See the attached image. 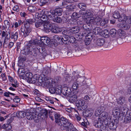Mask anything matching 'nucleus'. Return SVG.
Returning <instances> with one entry per match:
<instances>
[{
    "label": "nucleus",
    "mask_w": 131,
    "mask_h": 131,
    "mask_svg": "<svg viewBox=\"0 0 131 131\" xmlns=\"http://www.w3.org/2000/svg\"><path fill=\"white\" fill-rule=\"evenodd\" d=\"M72 74L71 81L74 82L72 86L73 89H77L79 85L85 88H88L92 84V81L90 79L86 78L84 76H81L78 72L74 71Z\"/></svg>",
    "instance_id": "1"
},
{
    "label": "nucleus",
    "mask_w": 131,
    "mask_h": 131,
    "mask_svg": "<svg viewBox=\"0 0 131 131\" xmlns=\"http://www.w3.org/2000/svg\"><path fill=\"white\" fill-rule=\"evenodd\" d=\"M37 45L29 41V43L25 47L24 52L26 54H30L35 57H36L39 53L38 49L36 47Z\"/></svg>",
    "instance_id": "2"
},
{
    "label": "nucleus",
    "mask_w": 131,
    "mask_h": 131,
    "mask_svg": "<svg viewBox=\"0 0 131 131\" xmlns=\"http://www.w3.org/2000/svg\"><path fill=\"white\" fill-rule=\"evenodd\" d=\"M50 41V39L49 38L47 37H42L40 38V40L36 39L35 40H31V42L36 44L37 45H40L43 43L45 44V43L47 44Z\"/></svg>",
    "instance_id": "3"
},
{
    "label": "nucleus",
    "mask_w": 131,
    "mask_h": 131,
    "mask_svg": "<svg viewBox=\"0 0 131 131\" xmlns=\"http://www.w3.org/2000/svg\"><path fill=\"white\" fill-rule=\"evenodd\" d=\"M58 124L60 126V128L62 130L65 129L69 125H72L69 123L67 119L63 117L61 118L60 122Z\"/></svg>",
    "instance_id": "4"
},
{
    "label": "nucleus",
    "mask_w": 131,
    "mask_h": 131,
    "mask_svg": "<svg viewBox=\"0 0 131 131\" xmlns=\"http://www.w3.org/2000/svg\"><path fill=\"white\" fill-rule=\"evenodd\" d=\"M54 24L49 21H45L43 24L44 29L46 32L51 31Z\"/></svg>",
    "instance_id": "5"
},
{
    "label": "nucleus",
    "mask_w": 131,
    "mask_h": 131,
    "mask_svg": "<svg viewBox=\"0 0 131 131\" xmlns=\"http://www.w3.org/2000/svg\"><path fill=\"white\" fill-rule=\"evenodd\" d=\"M120 22L124 23L125 22L128 24H131V17L126 16L125 14H121V16L119 18Z\"/></svg>",
    "instance_id": "6"
},
{
    "label": "nucleus",
    "mask_w": 131,
    "mask_h": 131,
    "mask_svg": "<svg viewBox=\"0 0 131 131\" xmlns=\"http://www.w3.org/2000/svg\"><path fill=\"white\" fill-rule=\"evenodd\" d=\"M21 31L23 34L24 37H26L29 35L31 31V28L29 26H22L20 28Z\"/></svg>",
    "instance_id": "7"
},
{
    "label": "nucleus",
    "mask_w": 131,
    "mask_h": 131,
    "mask_svg": "<svg viewBox=\"0 0 131 131\" xmlns=\"http://www.w3.org/2000/svg\"><path fill=\"white\" fill-rule=\"evenodd\" d=\"M120 110L119 109H114L112 111V114L115 118H119L120 120H123V117L122 114H120Z\"/></svg>",
    "instance_id": "8"
},
{
    "label": "nucleus",
    "mask_w": 131,
    "mask_h": 131,
    "mask_svg": "<svg viewBox=\"0 0 131 131\" xmlns=\"http://www.w3.org/2000/svg\"><path fill=\"white\" fill-rule=\"evenodd\" d=\"M76 104L78 107L82 108L83 110L86 109L87 107V105L85 104L84 101L81 99H79L76 101Z\"/></svg>",
    "instance_id": "9"
},
{
    "label": "nucleus",
    "mask_w": 131,
    "mask_h": 131,
    "mask_svg": "<svg viewBox=\"0 0 131 131\" xmlns=\"http://www.w3.org/2000/svg\"><path fill=\"white\" fill-rule=\"evenodd\" d=\"M79 13L81 14L83 19L86 18L88 16L92 15L93 14V12L90 10H81L80 11Z\"/></svg>",
    "instance_id": "10"
},
{
    "label": "nucleus",
    "mask_w": 131,
    "mask_h": 131,
    "mask_svg": "<svg viewBox=\"0 0 131 131\" xmlns=\"http://www.w3.org/2000/svg\"><path fill=\"white\" fill-rule=\"evenodd\" d=\"M62 94H63L64 96L68 97L73 93L71 90L69 89L67 87H66L62 89Z\"/></svg>",
    "instance_id": "11"
},
{
    "label": "nucleus",
    "mask_w": 131,
    "mask_h": 131,
    "mask_svg": "<svg viewBox=\"0 0 131 131\" xmlns=\"http://www.w3.org/2000/svg\"><path fill=\"white\" fill-rule=\"evenodd\" d=\"M71 38H73V37L68 35L63 36L61 37V41L65 44H67L69 43V41H72L70 39Z\"/></svg>",
    "instance_id": "12"
},
{
    "label": "nucleus",
    "mask_w": 131,
    "mask_h": 131,
    "mask_svg": "<svg viewBox=\"0 0 131 131\" xmlns=\"http://www.w3.org/2000/svg\"><path fill=\"white\" fill-rule=\"evenodd\" d=\"M108 114L107 112H102L99 115V118L102 121H105L108 117Z\"/></svg>",
    "instance_id": "13"
},
{
    "label": "nucleus",
    "mask_w": 131,
    "mask_h": 131,
    "mask_svg": "<svg viewBox=\"0 0 131 131\" xmlns=\"http://www.w3.org/2000/svg\"><path fill=\"white\" fill-rule=\"evenodd\" d=\"M102 120L98 118V121H95L93 122L94 125L97 128H100V129L102 130V127H103L101 123Z\"/></svg>",
    "instance_id": "14"
},
{
    "label": "nucleus",
    "mask_w": 131,
    "mask_h": 131,
    "mask_svg": "<svg viewBox=\"0 0 131 131\" xmlns=\"http://www.w3.org/2000/svg\"><path fill=\"white\" fill-rule=\"evenodd\" d=\"M105 40L104 38H99L95 41V46H101L103 45Z\"/></svg>",
    "instance_id": "15"
},
{
    "label": "nucleus",
    "mask_w": 131,
    "mask_h": 131,
    "mask_svg": "<svg viewBox=\"0 0 131 131\" xmlns=\"http://www.w3.org/2000/svg\"><path fill=\"white\" fill-rule=\"evenodd\" d=\"M84 21L87 24H92L95 21L93 17H88L84 19Z\"/></svg>",
    "instance_id": "16"
},
{
    "label": "nucleus",
    "mask_w": 131,
    "mask_h": 131,
    "mask_svg": "<svg viewBox=\"0 0 131 131\" xmlns=\"http://www.w3.org/2000/svg\"><path fill=\"white\" fill-rule=\"evenodd\" d=\"M48 14L46 16L47 17L49 20H52L53 21L55 18L56 15L53 11H50V14L48 13Z\"/></svg>",
    "instance_id": "17"
},
{
    "label": "nucleus",
    "mask_w": 131,
    "mask_h": 131,
    "mask_svg": "<svg viewBox=\"0 0 131 131\" xmlns=\"http://www.w3.org/2000/svg\"><path fill=\"white\" fill-rule=\"evenodd\" d=\"M18 32L17 31L15 32H12L10 34V38L13 41H16L17 39L18 36Z\"/></svg>",
    "instance_id": "18"
},
{
    "label": "nucleus",
    "mask_w": 131,
    "mask_h": 131,
    "mask_svg": "<svg viewBox=\"0 0 131 131\" xmlns=\"http://www.w3.org/2000/svg\"><path fill=\"white\" fill-rule=\"evenodd\" d=\"M131 122V112L127 114L124 118V123H128Z\"/></svg>",
    "instance_id": "19"
},
{
    "label": "nucleus",
    "mask_w": 131,
    "mask_h": 131,
    "mask_svg": "<svg viewBox=\"0 0 131 131\" xmlns=\"http://www.w3.org/2000/svg\"><path fill=\"white\" fill-rule=\"evenodd\" d=\"M53 11L56 15V16H60L62 14L63 10L61 8H55Z\"/></svg>",
    "instance_id": "20"
},
{
    "label": "nucleus",
    "mask_w": 131,
    "mask_h": 131,
    "mask_svg": "<svg viewBox=\"0 0 131 131\" xmlns=\"http://www.w3.org/2000/svg\"><path fill=\"white\" fill-rule=\"evenodd\" d=\"M68 97H70L69 99H68V101L71 103H73L77 100V99L78 97L75 95H71Z\"/></svg>",
    "instance_id": "21"
},
{
    "label": "nucleus",
    "mask_w": 131,
    "mask_h": 131,
    "mask_svg": "<svg viewBox=\"0 0 131 131\" xmlns=\"http://www.w3.org/2000/svg\"><path fill=\"white\" fill-rule=\"evenodd\" d=\"M83 48V47L81 44L75 47L76 52L79 54H81Z\"/></svg>",
    "instance_id": "22"
},
{
    "label": "nucleus",
    "mask_w": 131,
    "mask_h": 131,
    "mask_svg": "<svg viewBox=\"0 0 131 131\" xmlns=\"http://www.w3.org/2000/svg\"><path fill=\"white\" fill-rule=\"evenodd\" d=\"M56 98H52L51 97H46V100L47 101L48 103H50L54 105L55 100Z\"/></svg>",
    "instance_id": "23"
},
{
    "label": "nucleus",
    "mask_w": 131,
    "mask_h": 131,
    "mask_svg": "<svg viewBox=\"0 0 131 131\" xmlns=\"http://www.w3.org/2000/svg\"><path fill=\"white\" fill-rule=\"evenodd\" d=\"M25 114L24 111H19L16 113V116L18 118H23L25 116Z\"/></svg>",
    "instance_id": "24"
},
{
    "label": "nucleus",
    "mask_w": 131,
    "mask_h": 131,
    "mask_svg": "<svg viewBox=\"0 0 131 131\" xmlns=\"http://www.w3.org/2000/svg\"><path fill=\"white\" fill-rule=\"evenodd\" d=\"M35 22V18H31L27 19L26 20V24L25 25L26 26H29L30 27V24H31Z\"/></svg>",
    "instance_id": "25"
},
{
    "label": "nucleus",
    "mask_w": 131,
    "mask_h": 131,
    "mask_svg": "<svg viewBox=\"0 0 131 131\" xmlns=\"http://www.w3.org/2000/svg\"><path fill=\"white\" fill-rule=\"evenodd\" d=\"M102 31V29L101 28L97 27L93 29V34L96 35L100 34Z\"/></svg>",
    "instance_id": "26"
},
{
    "label": "nucleus",
    "mask_w": 131,
    "mask_h": 131,
    "mask_svg": "<svg viewBox=\"0 0 131 131\" xmlns=\"http://www.w3.org/2000/svg\"><path fill=\"white\" fill-rule=\"evenodd\" d=\"M125 101L124 97L123 96L120 97L117 100V102L118 104L122 105L124 103Z\"/></svg>",
    "instance_id": "27"
},
{
    "label": "nucleus",
    "mask_w": 131,
    "mask_h": 131,
    "mask_svg": "<svg viewBox=\"0 0 131 131\" xmlns=\"http://www.w3.org/2000/svg\"><path fill=\"white\" fill-rule=\"evenodd\" d=\"M79 30V28L78 27H75L71 28L70 31L72 33H76L78 32Z\"/></svg>",
    "instance_id": "28"
},
{
    "label": "nucleus",
    "mask_w": 131,
    "mask_h": 131,
    "mask_svg": "<svg viewBox=\"0 0 131 131\" xmlns=\"http://www.w3.org/2000/svg\"><path fill=\"white\" fill-rule=\"evenodd\" d=\"M51 31L53 32L56 33L61 32L62 30L61 29L57 27H53Z\"/></svg>",
    "instance_id": "29"
},
{
    "label": "nucleus",
    "mask_w": 131,
    "mask_h": 131,
    "mask_svg": "<svg viewBox=\"0 0 131 131\" xmlns=\"http://www.w3.org/2000/svg\"><path fill=\"white\" fill-rule=\"evenodd\" d=\"M72 125H69L65 128V129L66 131H78V130L74 127H72Z\"/></svg>",
    "instance_id": "30"
},
{
    "label": "nucleus",
    "mask_w": 131,
    "mask_h": 131,
    "mask_svg": "<svg viewBox=\"0 0 131 131\" xmlns=\"http://www.w3.org/2000/svg\"><path fill=\"white\" fill-rule=\"evenodd\" d=\"M10 38V34L9 36L8 34L6 33L5 36V37L4 39V40L3 45L5 44H6L8 43V40Z\"/></svg>",
    "instance_id": "31"
},
{
    "label": "nucleus",
    "mask_w": 131,
    "mask_h": 131,
    "mask_svg": "<svg viewBox=\"0 0 131 131\" xmlns=\"http://www.w3.org/2000/svg\"><path fill=\"white\" fill-rule=\"evenodd\" d=\"M43 85L45 86L48 87L50 83V82L49 80L45 78V79H43Z\"/></svg>",
    "instance_id": "32"
},
{
    "label": "nucleus",
    "mask_w": 131,
    "mask_h": 131,
    "mask_svg": "<svg viewBox=\"0 0 131 131\" xmlns=\"http://www.w3.org/2000/svg\"><path fill=\"white\" fill-rule=\"evenodd\" d=\"M54 116L55 121L56 123L58 124L60 122L61 118H60V115L58 113H56L54 114Z\"/></svg>",
    "instance_id": "33"
},
{
    "label": "nucleus",
    "mask_w": 131,
    "mask_h": 131,
    "mask_svg": "<svg viewBox=\"0 0 131 131\" xmlns=\"http://www.w3.org/2000/svg\"><path fill=\"white\" fill-rule=\"evenodd\" d=\"M51 72V69L50 68L48 67L45 68L42 71L43 73H45L46 75L50 73Z\"/></svg>",
    "instance_id": "34"
},
{
    "label": "nucleus",
    "mask_w": 131,
    "mask_h": 131,
    "mask_svg": "<svg viewBox=\"0 0 131 131\" xmlns=\"http://www.w3.org/2000/svg\"><path fill=\"white\" fill-rule=\"evenodd\" d=\"M129 24H128L126 23L124 24H121V25L122 28L125 30H128L130 28Z\"/></svg>",
    "instance_id": "35"
},
{
    "label": "nucleus",
    "mask_w": 131,
    "mask_h": 131,
    "mask_svg": "<svg viewBox=\"0 0 131 131\" xmlns=\"http://www.w3.org/2000/svg\"><path fill=\"white\" fill-rule=\"evenodd\" d=\"M28 10L32 13L35 12L37 10L36 8L32 6H29L28 7Z\"/></svg>",
    "instance_id": "36"
},
{
    "label": "nucleus",
    "mask_w": 131,
    "mask_h": 131,
    "mask_svg": "<svg viewBox=\"0 0 131 131\" xmlns=\"http://www.w3.org/2000/svg\"><path fill=\"white\" fill-rule=\"evenodd\" d=\"M3 128L5 129L6 130H8L11 129L12 128V126L11 124H4L3 126Z\"/></svg>",
    "instance_id": "37"
},
{
    "label": "nucleus",
    "mask_w": 131,
    "mask_h": 131,
    "mask_svg": "<svg viewBox=\"0 0 131 131\" xmlns=\"http://www.w3.org/2000/svg\"><path fill=\"white\" fill-rule=\"evenodd\" d=\"M89 29L88 28H86L85 29H82V33L81 34V35L82 36H85V35L89 33L88 31Z\"/></svg>",
    "instance_id": "38"
},
{
    "label": "nucleus",
    "mask_w": 131,
    "mask_h": 131,
    "mask_svg": "<svg viewBox=\"0 0 131 131\" xmlns=\"http://www.w3.org/2000/svg\"><path fill=\"white\" fill-rule=\"evenodd\" d=\"M25 116H26L27 118L29 120H31L33 118V116L30 112H27L25 113Z\"/></svg>",
    "instance_id": "39"
},
{
    "label": "nucleus",
    "mask_w": 131,
    "mask_h": 131,
    "mask_svg": "<svg viewBox=\"0 0 131 131\" xmlns=\"http://www.w3.org/2000/svg\"><path fill=\"white\" fill-rule=\"evenodd\" d=\"M111 36L115 38L116 36V30L115 29H112L110 31Z\"/></svg>",
    "instance_id": "40"
},
{
    "label": "nucleus",
    "mask_w": 131,
    "mask_h": 131,
    "mask_svg": "<svg viewBox=\"0 0 131 131\" xmlns=\"http://www.w3.org/2000/svg\"><path fill=\"white\" fill-rule=\"evenodd\" d=\"M75 7V6L73 5H67L66 7L67 9L69 11H73Z\"/></svg>",
    "instance_id": "41"
},
{
    "label": "nucleus",
    "mask_w": 131,
    "mask_h": 131,
    "mask_svg": "<svg viewBox=\"0 0 131 131\" xmlns=\"http://www.w3.org/2000/svg\"><path fill=\"white\" fill-rule=\"evenodd\" d=\"M121 15H120L119 13L118 12H115L113 15V17L115 18L118 19L119 21V18L121 17Z\"/></svg>",
    "instance_id": "42"
},
{
    "label": "nucleus",
    "mask_w": 131,
    "mask_h": 131,
    "mask_svg": "<svg viewBox=\"0 0 131 131\" xmlns=\"http://www.w3.org/2000/svg\"><path fill=\"white\" fill-rule=\"evenodd\" d=\"M125 39L126 41L128 42H129L131 41V34H126L125 37Z\"/></svg>",
    "instance_id": "43"
},
{
    "label": "nucleus",
    "mask_w": 131,
    "mask_h": 131,
    "mask_svg": "<svg viewBox=\"0 0 131 131\" xmlns=\"http://www.w3.org/2000/svg\"><path fill=\"white\" fill-rule=\"evenodd\" d=\"M81 14H77L76 13H73L71 16V17L73 19H76L81 16Z\"/></svg>",
    "instance_id": "44"
},
{
    "label": "nucleus",
    "mask_w": 131,
    "mask_h": 131,
    "mask_svg": "<svg viewBox=\"0 0 131 131\" xmlns=\"http://www.w3.org/2000/svg\"><path fill=\"white\" fill-rule=\"evenodd\" d=\"M118 33L120 36L124 37L125 35L126 34L125 32L122 29H119L118 30Z\"/></svg>",
    "instance_id": "45"
},
{
    "label": "nucleus",
    "mask_w": 131,
    "mask_h": 131,
    "mask_svg": "<svg viewBox=\"0 0 131 131\" xmlns=\"http://www.w3.org/2000/svg\"><path fill=\"white\" fill-rule=\"evenodd\" d=\"M37 79L34 77H31V78L28 79V81L29 83H34L37 82Z\"/></svg>",
    "instance_id": "46"
},
{
    "label": "nucleus",
    "mask_w": 131,
    "mask_h": 131,
    "mask_svg": "<svg viewBox=\"0 0 131 131\" xmlns=\"http://www.w3.org/2000/svg\"><path fill=\"white\" fill-rule=\"evenodd\" d=\"M47 15H42V14H41L40 13H37L36 14V15L37 16V17L39 18H40L41 20H42V19H44L46 17V16Z\"/></svg>",
    "instance_id": "47"
},
{
    "label": "nucleus",
    "mask_w": 131,
    "mask_h": 131,
    "mask_svg": "<svg viewBox=\"0 0 131 131\" xmlns=\"http://www.w3.org/2000/svg\"><path fill=\"white\" fill-rule=\"evenodd\" d=\"M108 22V20L106 18L103 19L101 22L100 23V25L102 26H103L107 24Z\"/></svg>",
    "instance_id": "48"
},
{
    "label": "nucleus",
    "mask_w": 131,
    "mask_h": 131,
    "mask_svg": "<svg viewBox=\"0 0 131 131\" xmlns=\"http://www.w3.org/2000/svg\"><path fill=\"white\" fill-rule=\"evenodd\" d=\"M91 39L89 38H86L84 40L85 43L86 45H89L90 43Z\"/></svg>",
    "instance_id": "49"
},
{
    "label": "nucleus",
    "mask_w": 131,
    "mask_h": 131,
    "mask_svg": "<svg viewBox=\"0 0 131 131\" xmlns=\"http://www.w3.org/2000/svg\"><path fill=\"white\" fill-rule=\"evenodd\" d=\"M74 0H64V1L62 3V4L64 5L68 4V3H73Z\"/></svg>",
    "instance_id": "50"
},
{
    "label": "nucleus",
    "mask_w": 131,
    "mask_h": 131,
    "mask_svg": "<svg viewBox=\"0 0 131 131\" xmlns=\"http://www.w3.org/2000/svg\"><path fill=\"white\" fill-rule=\"evenodd\" d=\"M78 6L81 9H83L86 8V5L83 3H79L78 5Z\"/></svg>",
    "instance_id": "51"
},
{
    "label": "nucleus",
    "mask_w": 131,
    "mask_h": 131,
    "mask_svg": "<svg viewBox=\"0 0 131 131\" xmlns=\"http://www.w3.org/2000/svg\"><path fill=\"white\" fill-rule=\"evenodd\" d=\"M101 110L100 107L98 108L96 110L95 112V114L96 116H98L100 114V113Z\"/></svg>",
    "instance_id": "52"
},
{
    "label": "nucleus",
    "mask_w": 131,
    "mask_h": 131,
    "mask_svg": "<svg viewBox=\"0 0 131 131\" xmlns=\"http://www.w3.org/2000/svg\"><path fill=\"white\" fill-rule=\"evenodd\" d=\"M53 21L57 23H59L61 22L62 20L60 17H57L55 18Z\"/></svg>",
    "instance_id": "53"
},
{
    "label": "nucleus",
    "mask_w": 131,
    "mask_h": 131,
    "mask_svg": "<svg viewBox=\"0 0 131 131\" xmlns=\"http://www.w3.org/2000/svg\"><path fill=\"white\" fill-rule=\"evenodd\" d=\"M56 88L54 87H51L49 89V92L51 94H53L56 93Z\"/></svg>",
    "instance_id": "54"
},
{
    "label": "nucleus",
    "mask_w": 131,
    "mask_h": 131,
    "mask_svg": "<svg viewBox=\"0 0 131 131\" xmlns=\"http://www.w3.org/2000/svg\"><path fill=\"white\" fill-rule=\"evenodd\" d=\"M45 78H40L38 80H37L38 82L39 83V84L41 85H43V79H45Z\"/></svg>",
    "instance_id": "55"
},
{
    "label": "nucleus",
    "mask_w": 131,
    "mask_h": 131,
    "mask_svg": "<svg viewBox=\"0 0 131 131\" xmlns=\"http://www.w3.org/2000/svg\"><path fill=\"white\" fill-rule=\"evenodd\" d=\"M4 23L5 24L6 28H9L10 26V23L7 20H6L4 21Z\"/></svg>",
    "instance_id": "56"
},
{
    "label": "nucleus",
    "mask_w": 131,
    "mask_h": 131,
    "mask_svg": "<svg viewBox=\"0 0 131 131\" xmlns=\"http://www.w3.org/2000/svg\"><path fill=\"white\" fill-rule=\"evenodd\" d=\"M25 75L26 77L28 78V79L31 78V77L32 76V74L30 72L26 73Z\"/></svg>",
    "instance_id": "57"
},
{
    "label": "nucleus",
    "mask_w": 131,
    "mask_h": 131,
    "mask_svg": "<svg viewBox=\"0 0 131 131\" xmlns=\"http://www.w3.org/2000/svg\"><path fill=\"white\" fill-rule=\"evenodd\" d=\"M1 77L2 78L3 81H5L7 80V78L6 74L5 73H3L1 74Z\"/></svg>",
    "instance_id": "58"
},
{
    "label": "nucleus",
    "mask_w": 131,
    "mask_h": 131,
    "mask_svg": "<svg viewBox=\"0 0 131 131\" xmlns=\"http://www.w3.org/2000/svg\"><path fill=\"white\" fill-rule=\"evenodd\" d=\"M56 93H58L59 94H61V93L62 94V89H61V88L60 87V89H59L57 88H56Z\"/></svg>",
    "instance_id": "59"
},
{
    "label": "nucleus",
    "mask_w": 131,
    "mask_h": 131,
    "mask_svg": "<svg viewBox=\"0 0 131 131\" xmlns=\"http://www.w3.org/2000/svg\"><path fill=\"white\" fill-rule=\"evenodd\" d=\"M61 80V78L59 76H57L55 77L54 81L55 82H59Z\"/></svg>",
    "instance_id": "60"
},
{
    "label": "nucleus",
    "mask_w": 131,
    "mask_h": 131,
    "mask_svg": "<svg viewBox=\"0 0 131 131\" xmlns=\"http://www.w3.org/2000/svg\"><path fill=\"white\" fill-rule=\"evenodd\" d=\"M84 100L86 103L88 102H89L90 100V98L88 95L85 96L84 97Z\"/></svg>",
    "instance_id": "61"
},
{
    "label": "nucleus",
    "mask_w": 131,
    "mask_h": 131,
    "mask_svg": "<svg viewBox=\"0 0 131 131\" xmlns=\"http://www.w3.org/2000/svg\"><path fill=\"white\" fill-rule=\"evenodd\" d=\"M42 115L45 116V117H47L48 114V111L46 110H43L42 111Z\"/></svg>",
    "instance_id": "62"
},
{
    "label": "nucleus",
    "mask_w": 131,
    "mask_h": 131,
    "mask_svg": "<svg viewBox=\"0 0 131 131\" xmlns=\"http://www.w3.org/2000/svg\"><path fill=\"white\" fill-rule=\"evenodd\" d=\"M49 0H40V3L41 4V5L43 6L47 3Z\"/></svg>",
    "instance_id": "63"
},
{
    "label": "nucleus",
    "mask_w": 131,
    "mask_h": 131,
    "mask_svg": "<svg viewBox=\"0 0 131 131\" xmlns=\"http://www.w3.org/2000/svg\"><path fill=\"white\" fill-rule=\"evenodd\" d=\"M13 9L14 11L16 12H19V7L17 5H15L13 7Z\"/></svg>",
    "instance_id": "64"
}]
</instances>
